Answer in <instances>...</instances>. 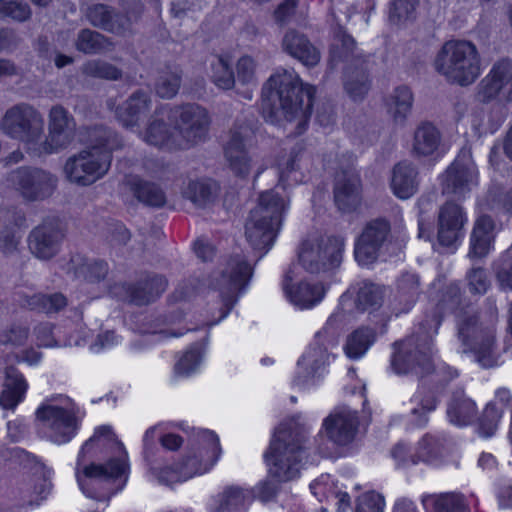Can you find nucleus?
<instances>
[{
  "instance_id": "31",
  "label": "nucleus",
  "mask_w": 512,
  "mask_h": 512,
  "mask_svg": "<svg viewBox=\"0 0 512 512\" xmlns=\"http://www.w3.org/2000/svg\"><path fill=\"white\" fill-rule=\"evenodd\" d=\"M283 49L306 66H315L320 60L319 51L301 34L287 32L282 42Z\"/></svg>"
},
{
  "instance_id": "17",
  "label": "nucleus",
  "mask_w": 512,
  "mask_h": 512,
  "mask_svg": "<svg viewBox=\"0 0 512 512\" xmlns=\"http://www.w3.org/2000/svg\"><path fill=\"white\" fill-rule=\"evenodd\" d=\"M48 119V136L42 138L38 148L41 156L66 148L72 141L74 121L63 107L53 106Z\"/></svg>"
},
{
  "instance_id": "36",
  "label": "nucleus",
  "mask_w": 512,
  "mask_h": 512,
  "mask_svg": "<svg viewBox=\"0 0 512 512\" xmlns=\"http://www.w3.org/2000/svg\"><path fill=\"white\" fill-rule=\"evenodd\" d=\"M477 404L464 394L452 398L447 408V417L451 424L462 427L467 426L475 419Z\"/></svg>"
},
{
  "instance_id": "19",
  "label": "nucleus",
  "mask_w": 512,
  "mask_h": 512,
  "mask_svg": "<svg viewBox=\"0 0 512 512\" xmlns=\"http://www.w3.org/2000/svg\"><path fill=\"white\" fill-rule=\"evenodd\" d=\"M357 425L358 418L354 411L347 407H338L324 419L322 426L331 441L345 445L354 439Z\"/></svg>"
},
{
  "instance_id": "45",
  "label": "nucleus",
  "mask_w": 512,
  "mask_h": 512,
  "mask_svg": "<svg viewBox=\"0 0 512 512\" xmlns=\"http://www.w3.org/2000/svg\"><path fill=\"white\" fill-rule=\"evenodd\" d=\"M66 305V299L62 294L53 295H33L28 300V306L46 313H52L60 310Z\"/></svg>"
},
{
  "instance_id": "12",
  "label": "nucleus",
  "mask_w": 512,
  "mask_h": 512,
  "mask_svg": "<svg viewBox=\"0 0 512 512\" xmlns=\"http://www.w3.org/2000/svg\"><path fill=\"white\" fill-rule=\"evenodd\" d=\"M344 240L341 237H313L305 240L299 251L300 271L309 275L326 273L342 261Z\"/></svg>"
},
{
  "instance_id": "46",
  "label": "nucleus",
  "mask_w": 512,
  "mask_h": 512,
  "mask_svg": "<svg viewBox=\"0 0 512 512\" xmlns=\"http://www.w3.org/2000/svg\"><path fill=\"white\" fill-rule=\"evenodd\" d=\"M213 191L210 183L203 181H191L183 190V196L197 206H202L209 201Z\"/></svg>"
},
{
  "instance_id": "62",
  "label": "nucleus",
  "mask_w": 512,
  "mask_h": 512,
  "mask_svg": "<svg viewBox=\"0 0 512 512\" xmlns=\"http://www.w3.org/2000/svg\"><path fill=\"white\" fill-rule=\"evenodd\" d=\"M121 342V338L112 331H106L99 334L96 341L91 345L90 349L94 353H100L103 350L111 349Z\"/></svg>"
},
{
  "instance_id": "30",
  "label": "nucleus",
  "mask_w": 512,
  "mask_h": 512,
  "mask_svg": "<svg viewBox=\"0 0 512 512\" xmlns=\"http://www.w3.org/2000/svg\"><path fill=\"white\" fill-rule=\"evenodd\" d=\"M391 189L399 199H408L417 191V170L408 162L397 164L392 173Z\"/></svg>"
},
{
  "instance_id": "57",
  "label": "nucleus",
  "mask_w": 512,
  "mask_h": 512,
  "mask_svg": "<svg viewBox=\"0 0 512 512\" xmlns=\"http://www.w3.org/2000/svg\"><path fill=\"white\" fill-rule=\"evenodd\" d=\"M416 0H393L389 11V18L392 22H399L408 19L414 9Z\"/></svg>"
},
{
  "instance_id": "34",
  "label": "nucleus",
  "mask_w": 512,
  "mask_h": 512,
  "mask_svg": "<svg viewBox=\"0 0 512 512\" xmlns=\"http://www.w3.org/2000/svg\"><path fill=\"white\" fill-rule=\"evenodd\" d=\"M126 186L143 203L150 206L164 205V192L156 185L144 181L139 174H130L125 179Z\"/></svg>"
},
{
  "instance_id": "32",
  "label": "nucleus",
  "mask_w": 512,
  "mask_h": 512,
  "mask_svg": "<svg viewBox=\"0 0 512 512\" xmlns=\"http://www.w3.org/2000/svg\"><path fill=\"white\" fill-rule=\"evenodd\" d=\"M360 180L355 174L341 175L335 187V202L340 210L352 211L360 203Z\"/></svg>"
},
{
  "instance_id": "22",
  "label": "nucleus",
  "mask_w": 512,
  "mask_h": 512,
  "mask_svg": "<svg viewBox=\"0 0 512 512\" xmlns=\"http://www.w3.org/2000/svg\"><path fill=\"white\" fill-rule=\"evenodd\" d=\"M250 143L249 131H234L227 141L224 152L230 169L238 176H247L251 169L252 158L247 152Z\"/></svg>"
},
{
  "instance_id": "27",
  "label": "nucleus",
  "mask_w": 512,
  "mask_h": 512,
  "mask_svg": "<svg viewBox=\"0 0 512 512\" xmlns=\"http://www.w3.org/2000/svg\"><path fill=\"white\" fill-rule=\"evenodd\" d=\"M312 494L319 500L331 501L339 512L350 507V497L339 487L338 482L329 474L321 475L310 484Z\"/></svg>"
},
{
  "instance_id": "26",
  "label": "nucleus",
  "mask_w": 512,
  "mask_h": 512,
  "mask_svg": "<svg viewBox=\"0 0 512 512\" xmlns=\"http://www.w3.org/2000/svg\"><path fill=\"white\" fill-rule=\"evenodd\" d=\"M61 232L51 225H42L35 228L29 237L30 251L40 259H49L58 251Z\"/></svg>"
},
{
  "instance_id": "48",
  "label": "nucleus",
  "mask_w": 512,
  "mask_h": 512,
  "mask_svg": "<svg viewBox=\"0 0 512 512\" xmlns=\"http://www.w3.org/2000/svg\"><path fill=\"white\" fill-rule=\"evenodd\" d=\"M381 300V288L371 283H363L356 293L357 305L362 310L379 305Z\"/></svg>"
},
{
  "instance_id": "50",
  "label": "nucleus",
  "mask_w": 512,
  "mask_h": 512,
  "mask_svg": "<svg viewBox=\"0 0 512 512\" xmlns=\"http://www.w3.org/2000/svg\"><path fill=\"white\" fill-rule=\"evenodd\" d=\"M108 43L99 33L83 30L77 40V48L85 53H95L106 49Z\"/></svg>"
},
{
  "instance_id": "40",
  "label": "nucleus",
  "mask_w": 512,
  "mask_h": 512,
  "mask_svg": "<svg viewBox=\"0 0 512 512\" xmlns=\"http://www.w3.org/2000/svg\"><path fill=\"white\" fill-rule=\"evenodd\" d=\"M479 225V220H476L474 230L471 234L470 249L468 252V257L472 261V268L467 274V281L472 293H477L480 285V268L478 266L480 257V239L477 235Z\"/></svg>"
},
{
  "instance_id": "18",
  "label": "nucleus",
  "mask_w": 512,
  "mask_h": 512,
  "mask_svg": "<svg viewBox=\"0 0 512 512\" xmlns=\"http://www.w3.org/2000/svg\"><path fill=\"white\" fill-rule=\"evenodd\" d=\"M449 149L440 130L432 123H422L415 129L411 141V153L416 158L436 162L442 159Z\"/></svg>"
},
{
  "instance_id": "28",
  "label": "nucleus",
  "mask_w": 512,
  "mask_h": 512,
  "mask_svg": "<svg viewBox=\"0 0 512 512\" xmlns=\"http://www.w3.org/2000/svg\"><path fill=\"white\" fill-rule=\"evenodd\" d=\"M433 443L429 438H422L417 447L410 448L404 443H398L391 451V456L398 469H409L421 462H434L431 452H424L426 446Z\"/></svg>"
},
{
  "instance_id": "5",
  "label": "nucleus",
  "mask_w": 512,
  "mask_h": 512,
  "mask_svg": "<svg viewBox=\"0 0 512 512\" xmlns=\"http://www.w3.org/2000/svg\"><path fill=\"white\" fill-rule=\"evenodd\" d=\"M289 210V200L278 190L262 192L245 222V236L254 249L269 250L280 229L283 216Z\"/></svg>"
},
{
  "instance_id": "24",
  "label": "nucleus",
  "mask_w": 512,
  "mask_h": 512,
  "mask_svg": "<svg viewBox=\"0 0 512 512\" xmlns=\"http://www.w3.org/2000/svg\"><path fill=\"white\" fill-rule=\"evenodd\" d=\"M252 275V267L239 257L231 259L216 279V287L228 297L234 295Z\"/></svg>"
},
{
  "instance_id": "39",
  "label": "nucleus",
  "mask_w": 512,
  "mask_h": 512,
  "mask_svg": "<svg viewBox=\"0 0 512 512\" xmlns=\"http://www.w3.org/2000/svg\"><path fill=\"white\" fill-rule=\"evenodd\" d=\"M373 340L374 334L370 329H358L348 337L344 347L345 354L350 359H359L367 352Z\"/></svg>"
},
{
  "instance_id": "63",
  "label": "nucleus",
  "mask_w": 512,
  "mask_h": 512,
  "mask_svg": "<svg viewBox=\"0 0 512 512\" xmlns=\"http://www.w3.org/2000/svg\"><path fill=\"white\" fill-rule=\"evenodd\" d=\"M4 337L5 338L2 340L4 344H11L13 346L19 347L26 342L28 331L23 327H14L9 330Z\"/></svg>"
},
{
  "instance_id": "42",
  "label": "nucleus",
  "mask_w": 512,
  "mask_h": 512,
  "mask_svg": "<svg viewBox=\"0 0 512 512\" xmlns=\"http://www.w3.org/2000/svg\"><path fill=\"white\" fill-rule=\"evenodd\" d=\"M211 78L216 86L222 89H230L236 83L235 76L230 68L228 59L217 57L211 63Z\"/></svg>"
},
{
  "instance_id": "55",
  "label": "nucleus",
  "mask_w": 512,
  "mask_h": 512,
  "mask_svg": "<svg viewBox=\"0 0 512 512\" xmlns=\"http://www.w3.org/2000/svg\"><path fill=\"white\" fill-rule=\"evenodd\" d=\"M84 71L88 75L111 80L117 79L120 75L116 67L98 61L88 62L84 67Z\"/></svg>"
},
{
  "instance_id": "60",
  "label": "nucleus",
  "mask_w": 512,
  "mask_h": 512,
  "mask_svg": "<svg viewBox=\"0 0 512 512\" xmlns=\"http://www.w3.org/2000/svg\"><path fill=\"white\" fill-rule=\"evenodd\" d=\"M482 257L493 248L496 225L489 216L482 215Z\"/></svg>"
},
{
  "instance_id": "64",
  "label": "nucleus",
  "mask_w": 512,
  "mask_h": 512,
  "mask_svg": "<svg viewBox=\"0 0 512 512\" xmlns=\"http://www.w3.org/2000/svg\"><path fill=\"white\" fill-rule=\"evenodd\" d=\"M194 250L196 255L203 261L211 259L214 255V247L204 239H198L194 243Z\"/></svg>"
},
{
  "instance_id": "37",
  "label": "nucleus",
  "mask_w": 512,
  "mask_h": 512,
  "mask_svg": "<svg viewBox=\"0 0 512 512\" xmlns=\"http://www.w3.org/2000/svg\"><path fill=\"white\" fill-rule=\"evenodd\" d=\"M413 96L409 88H396L385 100L387 114L396 123H403L411 112Z\"/></svg>"
},
{
  "instance_id": "58",
  "label": "nucleus",
  "mask_w": 512,
  "mask_h": 512,
  "mask_svg": "<svg viewBox=\"0 0 512 512\" xmlns=\"http://www.w3.org/2000/svg\"><path fill=\"white\" fill-rule=\"evenodd\" d=\"M180 86V77L177 74H167L159 79L156 91L162 98H171L176 95Z\"/></svg>"
},
{
  "instance_id": "29",
  "label": "nucleus",
  "mask_w": 512,
  "mask_h": 512,
  "mask_svg": "<svg viewBox=\"0 0 512 512\" xmlns=\"http://www.w3.org/2000/svg\"><path fill=\"white\" fill-rule=\"evenodd\" d=\"M27 389L28 384L24 377L14 367H7L0 395V406L4 409H14L23 401Z\"/></svg>"
},
{
  "instance_id": "14",
  "label": "nucleus",
  "mask_w": 512,
  "mask_h": 512,
  "mask_svg": "<svg viewBox=\"0 0 512 512\" xmlns=\"http://www.w3.org/2000/svg\"><path fill=\"white\" fill-rule=\"evenodd\" d=\"M283 289L291 304L300 310L318 305L326 293V288L320 280L303 273L298 267H292L286 273Z\"/></svg>"
},
{
  "instance_id": "13",
  "label": "nucleus",
  "mask_w": 512,
  "mask_h": 512,
  "mask_svg": "<svg viewBox=\"0 0 512 512\" xmlns=\"http://www.w3.org/2000/svg\"><path fill=\"white\" fill-rule=\"evenodd\" d=\"M441 191L455 200L464 201L478 184V166L469 147H464L455 160L439 175Z\"/></svg>"
},
{
  "instance_id": "56",
  "label": "nucleus",
  "mask_w": 512,
  "mask_h": 512,
  "mask_svg": "<svg viewBox=\"0 0 512 512\" xmlns=\"http://www.w3.org/2000/svg\"><path fill=\"white\" fill-rule=\"evenodd\" d=\"M423 438H429L433 443L426 446L424 452H431L434 457V462L429 463L430 465L438 466L443 463L444 458L450 452V446L446 440L434 437L431 435H425Z\"/></svg>"
},
{
  "instance_id": "47",
  "label": "nucleus",
  "mask_w": 512,
  "mask_h": 512,
  "mask_svg": "<svg viewBox=\"0 0 512 512\" xmlns=\"http://www.w3.org/2000/svg\"><path fill=\"white\" fill-rule=\"evenodd\" d=\"M236 82L241 85H254L257 82V64L248 55H244L236 63Z\"/></svg>"
},
{
  "instance_id": "3",
  "label": "nucleus",
  "mask_w": 512,
  "mask_h": 512,
  "mask_svg": "<svg viewBox=\"0 0 512 512\" xmlns=\"http://www.w3.org/2000/svg\"><path fill=\"white\" fill-rule=\"evenodd\" d=\"M209 118L205 109L188 104L160 110L142 134L143 140L167 149L187 148L206 137Z\"/></svg>"
},
{
  "instance_id": "43",
  "label": "nucleus",
  "mask_w": 512,
  "mask_h": 512,
  "mask_svg": "<svg viewBox=\"0 0 512 512\" xmlns=\"http://www.w3.org/2000/svg\"><path fill=\"white\" fill-rule=\"evenodd\" d=\"M166 282L162 277H156L145 287L134 288L131 292L130 300L136 304H145L150 302L155 296H158L165 290Z\"/></svg>"
},
{
  "instance_id": "33",
  "label": "nucleus",
  "mask_w": 512,
  "mask_h": 512,
  "mask_svg": "<svg viewBox=\"0 0 512 512\" xmlns=\"http://www.w3.org/2000/svg\"><path fill=\"white\" fill-rule=\"evenodd\" d=\"M150 100L145 93L133 94L123 105L115 111L118 121L127 128H133L146 115Z\"/></svg>"
},
{
  "instance_id": "54",
  "label": "nucleus",
  "mask_w": 512,
  "mask_h": 512,
  "mask_svg": "<svg viewBox=\"0 0 512 512\" xmlns=\"http://www.w3.org/2000/svg\"><path fill=\"white\" fill-rule=\"evenodd\" d=\"M384 497L374 491L362 494L357 502L355 512H384Z\"/></svg>"
},
{
  "instance_id": "41",
  "label": "nucleus",
  "mask_w": 512,
  "mask_h": 512,
  "mask_svg": "<svg viewBox=\"0 0 512 512\" xmlns=\"http://www.w3.org/2000/svg\"><path fill=\"white\" fill-rule=\"evenodd\" d=\"M203 361V350L196 345L187 350L177 361L174 368L176 376L189 377L198 372Z\"/></svg>"
},
{
  "instance_id": "20",
  "label": "nucleus",
  "mask_w": 512,
  "mask_h": 512,
  "mask_svg": "<svg viewBox=\"0 0 512 512\" xmlns=\"http://www.w3.org/2000/svg\"><path fill=\"white\" fill-rule=\"evenodd\" d=\"M389 230L386 221L376 220L369 223L355 245V259L361 266H368L377 258L380 245Z\"/></svg>"
},
{
  "instance_id": "21",
  "label": "nucleus",
  "mask_w": 512,
  "mask_h": 512,
  "mask_svg": "<svg viewBox=\"0 0 512 512\" xmlns=\"http://www.w3.org/2000/svg\"><path fill=\"white\" fill-rule=\"evenodd\" d=\"M467 216L462 207L452 201L444 203L438 213V240L442 245L454 244L462 235Z\"/></svg>"
},
{
  "instance_id": "9",
  "label": "nucleus",
  "mask_w": 512,
  "mask_h": 512,
  "mask_svg": "<svg viewBox=\"0 0 512 512\" xmlns=\"http://www.w3.org/2000/svg\"><path fill=\"white\" fill-rule=\"evenodd\" d=\"M35 417L38 428L56 444L69 442L81 419L78 407L64 395L46 398L36 409Z\"/></svg>"
},
{
  "instance_id": "11",
  "label": "nucleus",
  "mask_w": 512,
  "mask_h": 512,
  "mask_svg": "<svg viewBox=\"0 0 512 512\" xmlns=\"http://www.w3.org/2000/svg\"><path fill=\"white\" fill-rule=\"evenodd\" d=\"M1 130L10 138L20 141L32 156H41V140L44 132L42 115L28 105L10 108L1 121Z\"/></svg>"
},
{
  "instance_id": "2",
  "label": "nucleus",
  "mask_w": 512,
  "mask_h": 512,
  "mask_svg": "<svg viewBox=\"0 0 512 512\" xmlns=\"http://www.w3.org/2000/svg\"><path fill=\"white\" fill-rule=\"evenodd\" d=\"M314 94L315 87L304 85L294 70H279L263 88L264 116L288 134H301L307 126Z\"/></svg>"
},
{
  "instance_id": "53",
  "label": "nucleus",
  "mask_w": 512,
  "mask_h": 512,
  "mask_svg": "<svg viewBox=\"0 0 512 512\" xmlns=\"http://www.w3.org/2000/svg\"><path fill=\"white\" fill-rule=\"evenodd\" d=\"M84 479L87 480L86 478ZM79 487L87 497L97 499L99 502H102L104 506H106L109 498L118 492L110 490V488L113 487V483L106 481H102L96 485H89L88 481H85L84 488ZM102 510H105V507H102Z\"/></svg>"
},
{
  "instance_id": "4",
  "label": "nucleus",
  "mask_w": 512,
  "mask_h": 512,
  "mask_svg": "<svg viewBox=\"0 0 512 512\" xmlns=\"http://www.w3.org/2000/svg\"><path fill=\"white\" fill-rule=\"evenodd\" d=\"M308 453L298 440H295L290 429L281 425L272 437L268 450L264 453V461L268 468V479L250 489L253 499L270 500L276 493V482H287L296 479L300 470L307 463Z\"/></svg>"
},
{
  "instance_id": "25",
  "label": "nucleus",
  "mask_w": 512,
  "mask_h": 512,
  "mask_svg": "<svg viewBox=\"0 0 512 512\" xmlns=\"http://www.w3.org/2000/svg\"><path fill=\"white\" fill-rule=\"evenodd\" d=\"M506 85H510L507 100L512 101V61L508 58L501 59L493 65L485 78L482 98L487 100L495 98Z\"/></svg>"
},
{
  "instance_id": "59",
  "label": "nucleus",
  "mask_w": 512,
  "mask_h": 512,
  "mask_svg": "<svg viewBox=\"0 0 512 512\" xmlns=\"http://www.w3.org/2000/svg\"><path fill=\"white\" fill-rule=\"evenodd\" d=\"M418 286L419 281L415 274H406L399 281V291L408 299V307L406 310H409L415 302V297L418 293Z\"/></svg>"
},
{
  "instance_id": "44",
  "label": "nucleus",
  "mask_w": 512,
  "mask_h": 512,
  "mask_svg": "<svg viewBox=\"0 0 512 512\" xmlns=\"http://www.w3.org/2000/svg\"><path fill=\"white\" fill-rule=\"evenodd\" d=\"M411 402L416 405L411 409V421L414 426H423L427 423V413L435 409L436 401L431 396L424 398L421 392H417Z\"/></svg>"
},
{
  "instance_id": "23",
  "label": "nucleus",
  "mask_w": 512,
  "mask_h": 512,
  "mask_svg": "<svg viewBox=\"0 0 512 512\" xmlns=\"http://www.w3.org/2000/svg\"><path fill=\"white\" fill-rule=\"evenodd\" d=\"M253 501L252 491L240 486H227L208 503L209 512H245Z\"/></svg>"
},
{
  "instance_id": "52",
  "label": "nucleus",
  "mask_w": 512,
  "mask_h": 512,
  "mask_svg": "<svg viewBox=\"0 0 512 512\" xmlns=\"http://www.w3.org/2000/svg\"><path fill=\"white\" fill-rule=\"evenodd\" d=\"M502 411V407H499L496 402H491L486 405L482 415V435L489 437L494 434Z\"/></svg>"
},
{
  "instance_id": "38",
  "label": "nucleus",
  "mask_w": 512,
  "mask_h": 512,
  "mask_svg": "<svg viewBox=\"0 0 512 512\" xmlns=\"http://www.w3.org/2000/svg\"><path fill=\"white\" fill-rule=\"evenodd\" d=\"M90 23L114 33H123L129 26V21L123 17L112 15V11L105 5L91 6L86 14Z\"/></svg>"
},
{
  "instance_id": "7",
  "label": "nucleus",
  "mask_w": 512,
  "mask_h": 512,
  "mask_svg": "<svg viewBox=\"0 0 512 512\" xmlns=\"http://www.w3.org/2000/svg\"><path fill=\"white\" fill-rule=\"evenodd\" d=\"M117 140L106 130H95L91 145L71 156L65 163L66 177L79 185H90L102 178L109 170L112 151Z\"/></svg>"
},
{
  "instance_id": "1",
  "label": "nucleus",
  "mask_w": 512,
  "mask_h": 512,
  "mask_svg": "<svg viewBox=\"0 0 512 512\" xmlns=\"http://www.w3.org/2000/svg\"><path fill=\"white\" fill-rule=\"evenodd\" d=\"M130 461L124 444L108 425L97 427L81 447L76 466L78 485L84 488L102 481L112 482L110 490L121 491L127 483Z\"/></svg>"
},
{
  "instance_id": "15",
  "label": "nucleus",
  "mask_w": 512,
  "mask_h": 512,
  "mask_svg": "<svg viewBox=\"0 0 512 512\" xmlns=\"http://www.w3.org/2000/svg\"><path fill=\"white\" fill-rule=\"evenodd\" d=\"M6 182L7 186L19 191L24 198L39 200L53 192L56 179L40 169L19 168L8 175Z\"/></svg>"
},
{
  "instance_id": "61",
  "label": "nucleus",
  "mask_w": 512,
  "mask_h": 512,
  "mask_svg": "<svg viewBox=\"0 0 512 512\" xmlns=\"http://www.w3.org/2000/svg\"><path fill=\"white\" fill-rule=\"evenodd\" d=\"M482 367L492 368L498 364V354L495 351L494 336L492 334L482 337Z\"/></svg>"
},
{
  "instance_id": "51",
  "label": "nucleus",
  "mask_w": 512,
  "mask_h": 512,
  "mask_svg": "<svg viewBox=\"0 0 512 512\" xmlns=\"http://www.w3.org/2000/svg\"><path fill=\"white\" fill-rule=\"evenodd\" d=\"M31 15L27 4L14 0H0V18L10 17L17 21H25Z\"/></svg>"
},
{
  "instance_id": "8",
  "label": "nucleus",
  "mask_w": 512,
  "mask_h": 512,
  "mask_svg": "<svg viewBox=\"0 0 512 512\" xmlns=\"http://www.w3.org/2000/svg\"><path fill=\"white\" fill-rule=\"evenodd\" d=\"M433 65L449 83L471 85L480 73L478 48L468 40H449L436 54Z\"/></svg>"
},
{
  "instance_id": "35",
  "label": "nucleus",
  "mask_w": 512,
  "mask_h": 512,
  "mask_svg": "<svg viewBox=\"0 0 512 512\" xmlns=\"http://www.w3.org/2000/svg\"><path fill=\"white\" fill-rule=\"evenodd\" d=\"M422 504L426 512H467L464 497L453 492L424 495Z\"/></svg>"
},
{
  "instance_id": "49",
  "label": "nucleus",
  "mask_w": 512,
  "mask_h": 512,
  "mask_svg": "<svg viewBox=\"0 0 512 512\" xmlns=\"http://www.w3.org/2000/svg\"><path fill=\"white\" fill-rule=\"evenodd\" d=\"M355 48L354 39L343 31L337 32L331 48V61L347 60L353 54Z\"/></svg>"
},
{
  "instance_id": "6",
  "label": "nucleus",
  "mask_w": 512,
  "mask_h": 512,
  "mask_svg": "<svg viewBox=\"0 0 512 512\" xmlns=\"http://www.w3.org/2000/svg\"><path fill=\"white\" fill-rule=\"evenodd\" d=\"M117 140L106 130H95L91 145L71 156L65 163L66 177L79 185H90L102 178L109 170L112 151Z\"/></svg>"
},
{
  "instance_id": "10",
  "label": "nucleus",
  "mask_w": 512,
  "mask_h": 512,
  "mask_svg": "<svg viewBox=\"0 0 512 512\" xmlns=\"http://www.w3.org/2000/svg\"><path fill=\"white\" fill-rule=\"evenodd\" d=\"M202 438L206 446L202 447L197 454L189 456L175 466H165L154 470L153 476L157 481L172 486L208 472L219 459L221 448L219 439L214 432L205 430Z\"/></svg>"
},
{
  "instance_id": "16",
  "label": "nucleus",
  "mask_w": 512,
  "mask_h": 512,
  "mask_svg": "<svg viewBox=\"0 0 512 512\" xmlns=\"http://www.w3.org/2000/svg\"><path fill=\"white\" fill-rule=\"evenodd\" d=\"M331 355L327 347L317 339L311 344L297 362L292 384L299 389H307L317 384L322 377L326 365L330 363Z\"/></svg>"
}]
</instances>
